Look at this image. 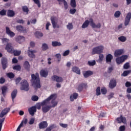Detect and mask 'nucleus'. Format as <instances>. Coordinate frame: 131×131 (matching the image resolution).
Returning <instances> with one entry per match:
<instances>
[{
  "instance_id": "33",
  "label": "nucleus",
  "mask_w": 131,
  "mask_h": 131,
  "mask_svg": "<svg viewBox=\"0 0 131 131\" xmlns=\"http://www.w3.org/2000/svg\"><path fill=\"white\" fill-rule=\"evenodd\" d=\"M7 16L10 17H14L15 16V12L13 10H8L7 11Z\"/></svg>"
},
{
  "instance_id": "59",
  "label": "nucleus",
  "mask_w": 131,
  "mask_h": 131,
  "mask_svg": "<svg viewBox=\"0 0 131 131\" xmlns=\"http://www.w3.org/2000/svg\"><path fill=\"white\" fill-rule=\"evenodd\" d=\"M25 21L23 19H18L16 20V23H18L19 24H24Z\"/></svg>"
},
{
  "instance_id": "44",
  "label": "nucleus",
  "mask_w": 131,
  "mask_h": 131,
  "mask_svg": "<svg viewBox=\"0 0 131 131\" xmlns=\"http://www.w3.org/2000/svg\"><path fill=\"white\" fill-rule=\"evenodd\" d=\"M120 15H121V12L119 11H117L114 14V16L115 18H119V17H120Z\"/></svg>"
},
{
  "instance_id": "42",
  "label": "nucleus",
  "mask_w": 131,
  "mask_h": 131,
  "mask_svg": "<svg viewBox=\"0 0 131 131\" xmlns=\"http://www.w3.org/2000/svg\"><path fill=\"white\" fill-rule=\"evenodd\" d=\"M38 99H39V98L36 95H33L31 98V100L33 101V102H37V101H38Z\"/></svg>"
},
{
  "instance_id": "40",
  "label": "nucleus",
  "mask_w": 131,
  "mask_h": 131,
  "mask_svg": "<svg viewBox=\"0 0 131 131\" xmlns=\"http://www.w3.org/2000/svg\"><path fill=\"white\" fill-rule=\"evenodd\" d=\"M42 51H47V50H48L49 46H48V44L44 43L42 45Z\"/></svg>"
},
{
  "instance_id": "14",
  "label": "nucleus",
  "mask_w": 131,
  "mask_h": 131,
  "mask_svg": "<svg viewBox=\"0 0 131 131\" xmlns=\"http://www.w3.org/2000/svg\"><path fill=\"white\" fill-rule=\"evenodd\" d=\"M116 120L118 121V123H126V118L125 117L122 116V115H121L119 117L117 118Z\"/></svg>"
},
{
  "instance_id": "4",
  "label": "nucleus",
  "mask_w": 131,
  "mask_h": 131,
  "mask_svg": "<svg viewBox=\"0 0 131 131\" xmlns=\"http://www.w3.org/2000/svg\"><path fill=\"white\" fill-rule=\"evenodd\" d=\"M54 95H50L47 99H45L44 101H43L41 103H38L36 104V109H38V110H40L41 108V106L43 107V106H45V105H48L51 101V99L53 98Z\"/></svg>"
},
{
  "instance_id": "11",
  "label": "nucleus",
  "mask_w": 131,
  "mask_h": 131,
  "mask_svg": "<svg viewBox=\"0 0 131 131\" xmlns=\"http://www.w3.org/2000/svg\"><path fill=\"white\" fill-rule=\"evenodd\" d=\"M51 79L53 81H56V82H63V78L56 75H53L51 77Z\"/></svg>"
},
{
  "instance_id": "55",
  "label": "nucleus",
  "mask_w": 131,
  "mask_h": 131,
  "mask_svg": "<svg viewBox=\"0 0 131 131\" xmlns=\"http://www.w3.org/2000/svg\"><path fill=\"white\" fill-rule=\"evenodd\" d=\"M13 70H17V71H20L21 70V66L18 65V66H15L13 67Z\"/></svg>"
},
{
  "instance_id": "53",
  "label": "nucleus",
  "mask_w": 131,
  "mask_h": 131,
  "mask_svg": "<svg viewBox=\"0 0 131 131\" xmlns=\"http://www.w3.org/2000/svg\"><path fill=\"white\" fill-rule=\"evenodd\" d=\"M101 92L102 95H106V94H107V89L105 88H103L101 89Z\"/></svg>"
},
{
  "instance_id": "16",
  "label": "nucleus",
  "mask_w": 131,
  "mask_h": 131,
  "mask_svg": "<svg viewBox=\"0 0 131 131\" xmlns=\"http://www.w3.org/2000/svg\"><path fill=\"white\" fill-rule=\"evenodd\" d=\"M6 33L11 37H14V36H15V33L11 31L9 27H6Z\"/></svg>"
},
{
  "instance_id": "32",
  "label": "nucleus",
  "mask_w": 131,
  "mask_h": 131,
  "mask_svg": "<svg viewBox=\"0 0 131 131\" xmlns=\"http://www.w3.org/2000/svg\"><path fill=\"white\" fill-rule=\"evenodd\" d=\"M78 97V94H77V93H74L73 94V95H71L70 96V100L71 102H73L74 101V99L76 100Z\"/></svg>"
},
{
  "instance_id": "43",
  "label": "nucleus",
  "mask_w": 131,
  "mask_h": 131,
  "mask_svg": "<svg viewBox=\"0 0 131 131\" xmlns=\"http://www.w3.org/2000/svg\"><path fill=\"white\" fill-rule=\"evenodd\" d=\"M131 70H127L123 72L122 74V76H127L130 73Z\"/></svg>"
},
{
  "instance_id": "34",
  "label": "nucleus",
  "mask_w": 131,
  "mask_h": 131,
  "mask_svg": "<svg viewBox=\"0 0 131 131\" xmlns=\"http://www.w3.org/2000/svg\"><path fill=\"white\" fill-rule=\"evenodd\" d=\"M52 47H61L62 44L60 42H58L57 41H54L52 42Z\"/></svg>"
},
{
  "instance_id": "13",
  "label": "nucleus",
  "mask_w": 131,
  "mask_h": 131,
  "mask_svg": "<svg viewBox=\"0 0 131 131\" xmlns=\"http://www.w3.org/2000/svg\"><path fill=\"white\" fill-rule=\"evenodd\" d=\"M5 50L7 51L8 53H10V54H13V51H14V47L12 46L11 43H8L6 45Z\"/></svg>"
},
{
  "instance_id": "47",
  "label": "nucleus",
  "mask_w": 131,
  "mask_h": 131,
  "mask_svg": "<svg viewBox=\"0 0 131 131\" xmlns=\"http://www.w3.org/2000/svg\"><path fill=\"white\" fill-rule=\"evenodd\" d=\"M96 64V60H94L93 61H88V64L89 66H95V64Z\"/></svg>"
},
{
  "instance_id": "61",
  "label": "nucleus",
  "mask_w": 131,
  "mask_h": 131,
  "mask_svg": "<svg viewBox=\"0 0 131 131\" xmlns=\"http://www.w3.org/2000/svg\"><path fill=\"white\" fill-rule=\"evenodd\" d=\"M114 93H111L110 94L107 96V98L108 100H110V99H112V98L114 97Z\"/></svg>"
},
{
  "instance_id": "6",
  "label": "nucleus",
  "mask_w": 131,
  "mask_h": 131,
  "mask_svg": "<svg viewBox=\"0 0 131 131\" xmlns=\"http://www.w3.org/2000/svg\"><path fill=\"white\" fill-rule=\"evenodd\" d=\"M103 51H104L103 46H99L95 47L92 49V55H96V54L100 55V54H102V53H103Z\"/></svg>"
},
{
  "instance_id": "39",
  "label": "nucleus",
  "mask_w": 131,
  "mask_h": 131,
  "mask_svg": "<svg viewBox=\"0 0 131 131\" xmlns=\"http://www.w3.org/2000/svg\"><path fill=\"white\" fill-rule=\"evenodd\" d=\"M119 40L122 42H124L126 41V37L124 36H121L118 38Z\"/></svg>"
},
{
  "instance_id": "28",
  "label": "nucleus",
  "mask_w": 131,
  "mask_h": 131,
  "mask_svg": "<svg viewBox=\"0 0 131 131\" xmlns=\"http://www.w3.org/2000/svg\"><path fill=\"white\" fill-rule=\"evenodd\" d=\"M2 95L4 97H6L7 93L8 92V87L6 86H3L1 88Z\"/></svg>"
},
{
  "instance_id": "27",
  "label": "nucleus",
  "mask_w": 131,
  "mask_h": 131,
  "mask_svg": "<svg viewBox=\"0 0 131 131\" xmlns=\"http://www.w3.org/2000/svg\"><path fill=\"white\" fill-rule=\"evenodd\" d=\"M16 40L18 43H21V42L25 41V37L23 36H18L16 38Z\"/></svg>"
},
{
  "instance_id": "31",
  "label": "nucleus",
  "mask_w": 131,
  "mask_h": 131,
  "mask_svg": "<svg viewBox=\"0 0 131 131\" xmlns=\"http://www.w3.org/2000/svg\"><path fill=\"white\" fill-rule=\"evenodd\" d=\"M18 93V91H17V89L14 90L13 92L11 93V98L12 99V101L14 102V100L15 99V98L17 97V93Z\"/></svg>"
},
{
  "instance_id": "60",
  "label": "nucleus",
  "mask_w": 131,
  "mask_h": 131,
  "mask_svg": "<svg viewBox=\"0 0 131 131\" xmlns=\"http://www.w3.org/2000/svg\"><path fill=\"white\" fill-rule=\"evenodd\" d=\"M34 121H35V119L34 118H31L29 121V124H33V123H34Z\"/></svg>"
},
{
  "instance_id": "30",
  "label": "nucleus",
  "mask_w": 131,
  "mask_h": 131,
  "mask_svg": "<svg viewBox=\"0 0 131 131\" xmlns=\"http://www.w3.org/2000/svg\"><path fill=\"white\" fill-rule=\"evenodd\" d=\"M24 67L26 70L29 71V70H30V64H29V62L26 61L24 64Z\"/></svg>"
},
{
  "instance_id": "17",
  "label": "nucleus",
  "mask_w": 131,
  "mask_h": 131,
  "mask_svg": "<svg viewBox=\"0 0 131 131\" xmlns=\"http://www.w3.org/2000/svg\"><path fill=\"white\" fill-rule=\"evenodd\" d=\"M34 53H36V50H28V56L29 58H32V59H34L35 58V54Z\"/></svg>"
},
{
  "instance_id": "45",
  "label": "nucleus",
  "mask_w": 131,
  "mask_h": 131,
  "mask_svg": "<svg viewBox=\"0 0 131 131\" xmlns=\"http://www.w3.org/2000/svg\"><path fill=\"white\" fill-rule=\"evenodd\" d=\"M23 11L25 13H27V14H28V12H29V9H28V7L27 6H25L22 7Z\"/></svg>"
},
{
  "instance_id": "12",
  "label": "nucleus",
  "mask_w": 131,
  "mask_h": 131,
  "mask_svg": "<svg viewBox=\"0 0 131 131\" xmlns=\"http://www.w3.org/2000/svg\"><path fill=\"white\" fill-rule=\"evenodd\" d=\"M117 83V82L116 81V79H115V78L111 79L108 84V86L110 89H114V88L116 86Z\"/></svg>"
},
{
  "instance_id": "25",
  "label": "nucleus",
  "mask_w": 131,
  "mask_h": 131,
  "mask_svg": "<svg viewBox=\"0 0 131 131\" xmlns=\"http://www.w3.org/2000/svg\"><path fill=\"white\" fill-rule=\"evenodd\" d=\"M112 59H113V56L111 54H107L105 57L106 63H111Z\"/></svg>"
},
{
  "instance_id": "56",
  "label": "nucleus",
  "mask_w": 131,
  "mask_h": 131,
  "mask_svg": "<svg viewBox=\"0 0 131 131\" xmlns=\"http://www.w3.org/2000/svg\"><path fill=\"white\" fill-rule=\"evenodd\" d=\"M33 2L37 5L38 8H40V3L39 2V0H33Z\"/></svg>"
},
{
  "instance_id": "8",
  "label": "nucleus",
  "mask_w": 131,
  "mask_h": 131,
  "mask_svg": "<svg viewBox=\"0 0 131 131\" xmlns=\"http://www.w3.org/2000/svg\"><path fill=\"white\" fill-rule=\"evenodd\" d=\"M127 58H128V56L126 55H123L122 56L117 57L116 59V62L119 65L120 64H121L122 63H123L125 61V60H127Z\"/></svg>"
},
{
  "instance_id": "36",
  "label": "nucleus",
  "mask_w": 131,
  "mask_h": 131,
  "mask_svg": "<svg viewBox=\"0 0 131 131\" xmlns=\"http://www.w3.org/2000/svg\"><path fill=\"white\" fill-rule=\"evenodd\" d=\"M57 2L63 3L64 9L66 10H67V9H68V4H67V2H66V0H57Z\"/></svg>"
},
{
  "instance_id": "29",
  "label": "nucleus",
  "mask_w": 131,
  "mask_h": 131,
  "mask_svg": "<svg viewBox=\"0 0 131 131\" xmlns=\"http://www.w3.org/2000/svg\"><path fill=\"white\" fill-rule=\"evenodd\" d=\"M72 71L75 73H76L77 74H78L79 75H80V69H79L78 67H73L72 69Z\"/></svg>"
},
{
  "instance_id": "48",
  "label": "nucleus",
  "mask_w": 131,
  "mask_h": 131,
  "mask_svg": "<svg viewBox=\"0 0 131 131\" xmlns=\"http://www.w3.org/2000/svg\"><path fill=\"white\" fill-rule=\"evenodd\" d=\"M71 6L72 8H76V2L75 0L71 1Z\"/></svg>"
},
{
  "instance_id": "3",
  "label": "nucleus",
  "mask_w": 131,
  "mask_h": 131,
  "mask_svg": "<svg viewBox=\"0 0 131 131\" xmlns=\"http://www.w3.org/2000/svg\"><path fill=\"white\" fill-rule=\"evenodd\" d=\"M11 108L10 107H7L2 111L0 113V131H2V127H3V123L5 122V118H3L5 115H7L8 113L10 112Z\"/></svg>"
},
{
  "instance_id": "46",
  "label": "nucleus",
  "mask_w": 131,
  "mask_h": 131,
  "mask_svg": "<svg viewBox=\"0 0 131 131\" xmlns=\"http://www.w3.org/2000/svg\"><path fill=\"white\" fill-rule=\"evenodd\" d=\"M55 127H56V126H55V124H53L51 125V126H50L47 128H46L45 131H51V130H52V129H53V128H55Z\"/></svg>"
},
{
  "instance_id": "5",
  "label": "nucleus",
  "mask_w": 131,
  "mask_h": 131,
  "mask_svg": "<svg viewBox=\"0 0 131 131\" xmlns=\"http://www.w3.org/2000/svg\"><path fill=\"white\" fill-rule=\"evenodd\" d=\"M20 90L21 91H25L26 92H28L29 91V83L26 80H23L20 82Z\"/></svg>"
},
{
  "instance_id": "26",
  "label": "nucleus",
  "mask_w": 131,
  "mask_h": 131,
  "mask_svg": "<svg viewBox=\"0 0 131 131\" xmlns=\"http://www.w3.org/2000/svg\"><path fill=\"white\" fill-rule=\"evenodd\" d=\"M16 30L19 32H27V30L26 29H24V27L21 25H18L16 26Z\"/></svg>"
},
{
  "instance_id": "24",
  "label": "nucleus",
  "mask_w": 131,
  "mask_h": 131,
  "mask_svg": "<svg viewBox=\"0 0 131 131\" xmlns=\"http://www.w3.org/2000/svg\"><path fill=\"white\" fill-rule=\"evenodd\" d=\"M94 73L92 71H87L83 73V75L85 78H88L91 75H93Z\"/></svg>"
},
{
  "instance_id": "7",
  "label": "nucleus",
  "mask_w": 131,
  "mask_h": 131,
  "mask_svg": "<svg viewBox=\"0 0 131 131\" xmlns=\"http://www.w3.org/2000/svg\"><path fill=\"white\" fill-rule=\"evenodd\" d=\"M51 21L53 28H60V25L58 24V18L56 16H51Z\"/></svg>"
},
{
  "instance_id": "2",
  "label": "nucleus",
  "mask_w": 131,
  "mask_h": 131,
  "mask_svg": "<svg viewBox=\"0 0 131 131\" xmlns=\"http://www.w3.org/2000/svg\"><path fill=\"white\" fill-rule=\"evenodd\" d=\"M90 25L92 28H101V23H98L97 25L94 23V19L93 18H90L89 20H86L82 24L81 28L83 29L86 28L89 25Z\"/></svg>"
},
{
  "instance_id": "64",
  "label": "nucleus",
  "mask_w": 131,
  "mask_h": 131,
  "mask_svg": "<svg viewBox=\"0 0 131 131\" xmlns=\"http://www.w3.org/2000/svg\"><path fill=\"white\" fill-rule=\"evenodd\" d=\"M113 71V67H109L107 70V73L109 74L111 73Z\"/></svg>"
},
{
  "instance_id": "62",
  "label": "nucleus",
  "mask_w": 131,
  "mask_h": 131,
  "mask_svg": "<svg viewBox=\"0 0 131 131\" xmlns=\"http://www.w3.org/2000/svg\"><path fill=\"white\" fill-rule=\"evenodd\" d=\"M5 82H6V79H5L4 77H1L0 78V83L1 84L5 83Z\"/></svg>"
},
{
  "instance_id": "38",
  "label": "nucleus",
  "mask_w": 131,
  "mask_h": 131,
  "mask_svg": "<svg viewBox=\"0 0 131 131\" xmlns=\"http://www.w3.org/2000/svg\"><path fill=\"white\" fill-rule=\"evenodd\" d=\"M103 60H104V55L101 54V53L99 55V59L97 60V62L101 63L103 61Z\"/></svg>"
},
{
  "instance_id": "21",
  "label": "nucleus",
  "mask_w": 131,
  "mask_h": 131,
  "mask_svg": "<svg viewBox=\"0 0 131 131\" xmlns=\"http://www.w3.org/2000/svg\"><path fill=\"white\" fill-rule=\"evenodd\" d=\"M38 126L40 129L46 128V127H48V122L47 121H42L39 123Z\"/></svg>"
},
{
  "instance_id": "15",
  "label": "nucleus",
  "mask_w": 131,
  "mask_h": 131,
  "mask_svg": "<svg viewBox=\"0 0 131 131\" xmlns=\"http://www.w3.org/2000/svg\"><path fill=\"white\" fill-rule=\"evenodd\" d=\"M130 18H131V13L129 12L127 14V15L125 17V22H124L125 26H127V25L129 24Z\"/></svg>"
},
{
  "instance_id": "19",
  "label": "nucleus",
  "mask_w": 131,
  "mask_h": 131,
  "mask_svg": "<svg viewBox=\"0 0 131 131\" xmlns=\"http://www.w3.org/2000/svg\"><path fill=\"white\" fill-rule=\"evenodd\" d=\"M86 88H88V84L82 83L78 85L77 90L79 92H82L83 89H86Z\"/></svg>"
},
{
  "instance_id": "50",
  "label": "nucleus",
  "mask_w": 131,
  "mask_h": 131,
  "mask_svg": "<svg viewBox=\"0 0 131 131\" xmlns=\"http://www.w3.org/2000/svg\"><path fill=\"white\" fill-rule=\"evenodd\" d=\"M101 95V87L98 86L96 89V96H100Z\"/></svg>"
},
{
  "instance_id": "18",
  "label": "nucleus",
  "mask_w": 131,
  "mask_h": 131,
  "mask_svg": "<svg viewBox=\"0 0 131 131\" xmlns=\"http://www.w3.org/2000/svg\"><path fill=\"white\" fill-rule=\"evenodd\" d=\"M40 75L41 77H45L46 78V77H48V76L49 75V71L47 70H41L40 71Z\"/></svg>"
},
{
  "instance_id": "52",
  "label": "nucleus",
  "mask_w": 131,
  "mask_h": 131,
  "mask_svg": "<svg viewBox=\"0 0 131 131\" xmlns=\"http://www.w3.org/2000/svg\"><path fill=\"white\" fill-rule=\"evenodd\" d=\"M55 57L56 59H57L58 62H60L61 61V54L60 53L56 54L55 55Z\"/></svg>"
},
{
  "instance_id": "54",
  "label": "nucleus",
  "mask_w": 131,
  "mask_h": 131,
  "mask_svg": "<svg viewBox=\"0 0 131 131\" xmlns=\"http://www.w3.org/2000/svg\"><path fill=\"white\" fill-rule=\"evenodd\" d=\"M129 67H130L129 66V62H126L123 66L124 69H128Z\"/></svg>"
},
{
  "instance_id": "9",
  "label": "nucleus",
  "mask_w": 131,
  "mask_h": 131,
  "mask_svg": "<svg viewBox=\"0 0 131 131\" xmlns=\"http://www.w3.org/2000/svg\"><path fill=\"white\" fill-rule=\"evenodd\" d=\"M51 96H53L52 98L50 99V101L52 100L51 104H52V105H51V108H55V106L58 105V102L56 101L57 94H52Z\"/></svg>"
},
{
  "instance_id": "63",
  "label": "nucleus",
  "mask_w": 131,
  "mask_h": 131,
  "mask_svg": "<svg viewBox=\"0 0 131 131\" xmlns=\"http://www.w3.org/2000/svg\"><path fill=\"white\" fill-rule=\"evenodd\" d=\"M119 130L120 131H124L125 130V126L122 125L119 127Z\"/></svg>"
},
{
  "instance_id": "57",
  "label": "nucleus",
  "mask_w": 131,
  "mask_h": 131,
  "mask_svg": "<svg viewBox=\"0 0 131 131\" xmlns=\"http://www.w3.org/2000/svg\"><path fill=\"white\" fill-rule=\"evenodd\" d=\"M70 13L72 15H74V14H75V13H76V9H70Z\"/></svg>"
},
{
  "instance_id": "51",
  "label": "nucleus",
  "mask_w": 131,
  "mask_h": 131,
  "mask_svg": "<svg viewBox=\"0 0 131 131\" xmlns=\"http://www.w3.org/2000/svg\"><path fill=\"white\" fill-rule=\"evenodd\" d=\"M1 16H6L7 15V10L3 9L0 11Z\"/></svg>"
},
{
  "instance_id": "35",
  "label": "nucleus",
  "mask_w": 131,
  "mask_h": 131,
  "mask_svg": "<svg viewBox=\"0 0 131 131\" xmlns=\"http://www.w3.org/2000/svg\"><path fill=\"white\" fill-rule=\"evenodd\" d=\"M35 36L37 38H39V37H42L43 36V34L42 32L37 31L35 33Z\"/></svg>"
},
{
  "instance_id": "22",
  "label": "nucleus",
  "mask_w": 131,
  "mask_h": 131,
  "mask_svg": "<svg viewBox=\"0 0 131 131\" xmlns=\"http://www.w3.org/2000/svg\"><path fill=\"white\" fill-rule=\"evenodd\" d=\"M28 111L30 115L34 116V114L36 112V107H35V106H32L28 109Z\"/></svg>"
},
{
  "instance_id": "37",
  "label": "nucleus",
  "mask_w": 131,
  "mask_h": 131,
  "mask_svg": "<svg viewBox=\"0 0 131 131\" xmlns=\"http://www.w3.org/2000/svg\"><path fill=\"white\" fill-rule=\"evenodd\" d=\"M6 75L8 78H10V79H12V78H14L15 77V74L12 72H10L6 74Z\"/></svg>"
},
{
  "instance_id": "49",
  "label": "nucleus",
  "mask_w": 131,
  "mask_h": 131,
  "mask_svg": "<svg viewBox=\"0 0 131 131\" xmlns=\"http://www.w3.org/2000/svg\"><path fill=\"white\" fill-rule=\"evenodd\" d=\"M67 28L69 30H71L73 29V25L72 23H69L68 25H67Z\"/></svg>"
},
{
  "instance_id": "1",
  "label": "nucleus",
  "mask_w": 131,
  "mask_h": 131,
  "mask_svg": "<svg viewBox=\"0 0 131 131\" xmlns=\"http://www.w3.org/2000/svg\"><path fill=\"white\" fill-rule=\"evenodd\" d=\"M31 83L32 85L35 90L40 89V79H39V74L36 73L35 74L31 75Z\"/></svg>"
},
{
  "instance_id": "10",
  "label": "nucleus",
  "mask_w": 131,
  "mask_h": 131,
  "mask_svg": "<svg viewBox=\"0 0 131 131\" xmlns=\"http://www.w3.org/2000/svg\"><path fill=\"white\" fill-rule=\"evenodd\" d=\"M1 63L3 70H5L8 68V59L6 57H3L1 59Z\"/></svg>"
},
{
  "instance_id": "20",
  "label": "nucleus",
  "mask_w": 131,
  "mask_h": 131,
  "mask_svg": "<svg viewBox=\"0 0 131 131\" xmlns=\"http://www.w3.org/2000/svg\"><path fill=\"white\" fill-rule=\"evenodd\" d=\"M124 54V50L123 49H119L115 51L114 55L115 57H119Z\"/></svg>"
},
{
  "instance_id": "23",
  "label": "nucleus",
  "mask_w": 131,
  "mask_h": 131,
  "mask_svg": "<svg viewBox=\"0 0 131 131\" xmlns=\"http://www.w3.org/2000/svg\"><path fill=\"white\" fill-rule=\"evenodd\" d=\"M52 109V105H44L42 107V111L43 113L49 112Z\"/></svg>"
},
{
  "instance_id": "41",
  "label": "nucleus",
  "mask_w": 131,
  "mask_h": 131,
  "mask_svg": "<svg viewBox=\"0 0 131 131\" xmlns=\"http://www.w3.org/2000/svg\"><path fill=\"white\" fill-rule=\"evenodd\" d=\"M12 54H14V56H20L21 55V51L13 50Z\"/></svg>"
},
{
  "instance_id": "58",
  "label": "nucleus",
  "mask_w": 131,
  "mask_h": 131,
  "mask_svg": "<svg viewBox=\"0 0 131 131\" xmlns=\"http://www.w3.org/2000/svg\"><path fill=\"white\" fill-rule=\"evenodd\" d=\"M69 53H70V51L69 50L66 51L63 54V57H66V56H68L69 55Z\"/></svg>"
}]
</instances>
